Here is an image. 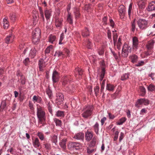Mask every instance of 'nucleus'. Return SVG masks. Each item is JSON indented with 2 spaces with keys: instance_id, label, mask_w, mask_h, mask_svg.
Returning a JSON list of instances; mask_svg holds the SVG:
<instances>
[{
  "instance_id": "a878e982",
  "label": "nucleus",
  "mask_w": 155,
  "mask_h": 155,
  "mask_svg": "<svg viewBox=\"0 0 155 155\" xmlns=\"http://www.w3.org/2000/svg\"><path fill=\"white\" fill-rule=\"evenodd\" d=\"M115 87V86L114 85L110 84H107L106 89L109 91H113Z\"/></svg>"
},
{
  "instance_id": "ea45409f",
  "label": "nucleus",
  "mask_w": 155,
  "mask_h": 155,
  "mask_svg": "<svg viewBox=\"0 0 155 155\" xmlns=\"http://www.w3.org/2000/svg\"><path fill=\"white\" fill-rule=\"evenodd\" d=\"M86 43V47L87 48L89 49H91L93 46V45L91 43V40L88 39Z\"/></svg>"
},
{
  "instance_id": "9d476101",
  "label": "nucleus",
  "mask_w": 155,
  "mask_h": 155,
  "mask_svg": "<svg viewBox=\"0 0 155 155\" xmlns=\"http://www.w3.org/2000/svg\"><path fill=\"white\" fill-rule=\"evenodd\" d=\"M62 85L65 86L66 85L70 84L71 81V78L70 76H66L62 78Z\"/></svg>"
},
{
  "instance_id": "5701e85b",
  "label": "nucleus",
  "mask_w": 155,
  "mask_h": 155,
  "mask_svg": "<svg viewBox=\"0 0 155 155\" xmlns=\"http://www.w3.org/2000/svg\"><path fill=\"white\" fill-rule=\"evenodd\" d=\"M89 31L87 28H86L82 30V35L83 37H87L89 36Z\"/></svg>"
},
{
  "instance_id": "6e6552de",
  "label": "nucleus",
  "mask_w": 155,
  "mask_h": 155,
  "mask_svg": "<svg viewBox=\"0 0 155 155\" xmlns=\"http://www.w3.org/2000/svg\"><path fill=\"white\" fill-rule=\"evenodd\" d=\"M56 103L57 105H60L62 104L64 100V95L61 93H59L56 94Z\"/></svg>"
},
{
  "instance_id": "ddd939ff",
  "label": "nucleus",
  "mask_w": 155,
  "mask_h": 155,
  "mask_svg": "<svg viewBox=\"0 0 155 155\" xmlns=\"http://www.w3.org/2000/svg\"><path fill=\"white\" fill-rule=\"evenodd\" d=\"M93 132L87 130L85 133V137L86 140L89 141L93 138Z\"/></svg>"
},
{
  "instance_id": "7ed1b4c3",
  "label": "nucleus",
  "mask_w": 155,
  "mask_h": 155,
  "mask_svg": "<svg viewBox=\"0 0 155 155\" xmlns=\"http://www.w3.org/2000/svg\"><path fill=\"white\" fill-rule=\"evenodd\" d=\"M93 110L92 106L88 105L85 107L83 109V112L82 114V117L85 118H87L91 115Z\"/></svg>"
},
{
  "instance_id": "603ef678",
  "label": "nucleus",
  "mask_w": 155,
  "mask_h": 155,
  "mask_svg": "<svg viewBox=\"0 0 155 155\" xmlns=\"http://www.w3.org/2000/svg\"><path fill=\"white\" fill-rule=\"evenodd\" d=\"M39 12L41 15V18L43 21L45 20V18L44 17V13L43 11L41 8H39Z\"/></svg>"
},
{
  "instance_id": "2f4dec72",
  "label": "nucleus",
  "mask_w": 155,
  "mask_h": 155,
  "mask_svg": "<svg viewBox=\"0 0 155 155\" xmlns=\"http://www.w3.org/2000/svg\"><path fill=\"white\" fill-rule=\"evenodd\" d=\"M18 15L14 13H12L10 14V18L13 21L16 20L17 18Z\"/></svg>"
},
{
  "instance_id": "f8f14e48",
  "label": "nucleus",
  "mask_w": 155,
  "mask_h": 155,
  "mask_svg": "<svg viewBox=\"0 0 155 155\" xmlns=\"http://www.w3.org/2000/svg\"><path fill=\"white\" fill-rule=\"evenodd\" d=\"M63 19L60 17H56L55 18V25L57 27L61 28L62 25Z\"/></svg>"
},
{
  "instance_id": "c85d7f7f",
  "label": "nucleus",
  "mask_w": 155,
  "mask_h": 155,
  "mask_svg": "<svg viewBox=\"0 0 155 155\" xmlns=\"http://www.w3.org/2000/svg\"><path fill=\"white\" fill-rule=\"evenodd\" d=\"M143 98L138 99L135 103V106L137 108L139 107L140 105L143 104Z\"/></svg>"
},
{
  "instance_id": "5fc2aeb1",
  "label": "nucleus",
  "mask_w": 155,
  "mask_h": 155,
  "mask_svg": "<svg viewBox=\"0 0 155 155\" xmlns=\"http://www.w3.org/2000/svg\"><path fill=\"white\" fill-rule=\"evenodd\" d=\"M52 142L56 145V143L57 142V137L55 135H53L52 138Z\"/></svg>"
},
{
  "instance_id": "864d4df0",
  "label": "nucleus",
  "mask_w": 155,
  "mask_h": 155,
  "mask_svg": "<svg viewBox=\"0 0 155 155\" xmlns=\"http://www.w3.org/2000/svg\"><path fill=\"white\" fill-rule=\"evenodd\" d=\"M37 136L38 137L39 139L41 140H43L44 139V134L41 132H38L37 133Z\"/></svg>"
},
{
  "instance_id": "f257e3e1",
  "label": "nucleus",
  "mask_w": 155,
  "mask_h": 155,
  "mask_svg": "<svg viewBox=\"0 0 155 155\" xmlns=\"http://www.w3.org/2000/svg\"><path fill=\"white\" fill-rule=\"evenodd\" d=\"M37 115L38 119V123L42 124L45 120V112L39 105L37 106Z\"/></svg>"
},
{
  "instance_id": "e433bc0d",
  "label": "nucleus",
  "mask_w": 155,
  "mask_h": 155,
  "mask_svg": "<svg viewBox=\"0 0 155 155\" xmlns=\"http://www.w3.org/2000/svg\"><path fill=\"white\" fill-rule=\"evenodd\" d=\"M66 139H63L61 141L60 143V145L61 148L64 149L66 148Z\"/></svg>"
},
{
  "instance_id": "4be33fe9",
  "label": "nucleus",
  "mask_w": 155,
  "mask_h": 155,
  "mask_svg": "<svg viewBox=\"0 0 155 155\" xmlns=\"http://www.w3.org/2000/svg\"><path fill=\"white\" fill-rule=\"evenodd\" d=\"M155 41L153 40L149 41L147 45V48L148 50L152 49L153 48Z\"/></svg>"
},
{
  "instance_id": "72a5a7b5",
  "label": "nucleus",
  "mask_w": 155,
  "mask_h": 155,
  "mask_svg": "<svg viewBox=\"0 0 155 155\" xmlns=\"http://www.w3.org/2000/svg\"><path fill=\"white\" fill-rule=\"evenodd\" d=\"M148 91L153 92L155 91V85L151 84L147 87Z\"/></svg>"
},
{
  "instance_id": "f03ea898",
  "label": "nucleus",
  "mask_w": 155,
  "mask_h": 155,
  "mask_svg": "<svg viewBox=\"0 0 155 155\" xmlns=\"http://www.w3.org/2000/svg\"><path fill=\"white\" fill-rule=\"evenodd\" d=\"M32 42L35 44L38 43L41 35V31L38 28H36L32 32Z\"/></svg>"
},
{
  "instance_id": "49530a36",
  "label": "nucleus",
  "mask_w": 155,
  "mask_h": 155,
  "mask_svg": "<svg viewBox=\"0 0 155 155\" xmlns=\"http://www.w3.org/2000/svg\"><path fill=\"white\" fill-rule=\"evenodd\" d=\"M129 77V74H123L121 77L122 81H125L127 80Z\"/></svg>"
},
{
  "instance_id": "4c0bfd02",
  "label": "nucleus",
  "mask_w": 155,
  "mask_h": 155,
  "mask_svg": "<svg viewBox=\"0 0 155 155\" xmlns=\"http://www.w3.org/2000/svg\"><path fill=\"white\" fill-rule=\"evenodd\" d=\"M102 68L100 76L101 77L104 78L105 74V68H104V66L105 64L103 61H102Z\"/></svg>"
},
{
  "instance_id": "f704fd0d",
  "label": "nucleus",
  "mask_w": 155,
  "mask_h": 155,
  "mask_svg": "<svg viewBox=\"0 0 155 155\" xmlns=\"http://www.w3.org/2000/svg\"><path fill=\"white\" fill-rule=\"evenodd\" d=\"M75 71L76 73L78 74L79 78L81 77L83 72V71L82 69L81 68H76Z\"/></svg>"
},
{
  "instance_id": "1a4fd4ad",
  "label": "nucleus",
  "mask_w": 155,
  "mask_h": 155,
  "mask_svg": "<svg viewBox=\"0 0 155 155\" xmlns=\"http://www.w3.org/2000/svg\"><path fill=\"white\" fill-rule=\"evenodd\" d=\"M60 74L56 70H54L52 73V80L53 83L57 82L59 80Z\"/></svg>"
},
{
  "instance_id": "338daca9",
  "label": "nucleus",
  "mask_w": 155,
  "mask_h": 155,
  "mask_svg": "<svg viewBox=\"0 0 155 155\" xmlns=\"http://www.w3.org/2000/svg\"><path fill=\"white\" fill-rule=\"evenodd\" d=\"M107 37L109 39H111V32L110 30H108L107 32Z\"/></svg>"
},
{
  "instance_id": "c03bdc74",
  "label": "nucleus",
  "mask_w": 155,
  "mask_h": 155,
  "mask_svg": "<svg viewBox=\"0 0 155 155\" xmlns=\"http://www.w3.org/2000/svg\"><path fill=\"white\" fill-rule=\"evenodd\" d=\"M54 122L55 123L56 125L59 127H61V120L57 118L54 119Z\"/></svg>"
},
{
  "instance_id": "bf43d9fd",
  "label": "nucleus",
  "mask_w": 155,
  "mask_h": 155,
  "mask_svg": "<svg viewBox=\"0 0 155 155\" xmlns=\"http://www.w3.org/2000/svg\"><path fill=\"white\" fill-rule=\"evenodd\" d=\"M92 139V140L90 142V145L91 146H94L96 143V138L95 137Z\"/></svg>"
},
{
  "instance_id": "423d86ee",
  "label": "nucleus",
  "mask_w": 155,
  "mask_h": 155,
  "mask_svg": "<svg viewBox=\"0 0 155 155\" xmlns=\"http://www.w3.org/2000/svg\"><path fill=\"white\" fill-rule=\"evenodd\" d=\"M131 52V48L127 45L124 46L122 48L121 55L124 58L127 57L129 53Z\"/></svg>"
},
{
  "instance_id": "a19ab883",
  "label": "nucleus",
  "mask_w": 155,
  "mask_h": 155,
  "mask_svg": "<svg viewBox=\"0 0 155 155\" xmlns=\"http://www.w3.org/2000/svg\"><path fill=\"white\" fill-rule=\"evenodd\" d=\"M136 29V23L135 19L131 23V30L132 32H134Z\"/></svg>"
},
{
  "instance_id": "4468645a",
  "label": "nucleus",
  "mask_w": 155,
  "mask_h": 155,
  "mask_svg": "<svg viewBox=\"0 0 155 155\" xmlns=\"http://www.w3.org/2000/svg\"><path fill=\"white\" fill-rule=\"evenodd\" d=\"M84 134L83 132H79L76 134L73 138L77 140H84Z\"/></svg>"
},
{
  "instance_id": "3c124183",
  "label": "nucleus",
  "mask_w": 155,
  "mask_h": 155,
  "mask_svg": "<svg viewBox=\"0 0 155 155\" xmlns=\"http://www.w3.org/2000/svg\"><path fill=\"white\" fill-rule=\"evenodd\" d=\"M6 107V102L5 101H2L0 106V108L2 109V110H4Z\"/></svg>"
},
{
  "instance_id": "58836bf2",
  "label": "nucleus",
  "mask_w": 155,
  "mask_h": 155,
  "mask_svg": "<svg viewBox=\"0 0 155 155\" xmlns=\"http://www.w3.org/2000/svg\"><path fill=\"white\" fill-rule=\"evenodd\" d=\"M53 48V46L52 45H50L45 50V53L46 54H48L50 53L51 51L52 50Z\"/></svg>"
},
{
  "instance_id": "bb28decb",
  "label": "nucleus",
  "mask_w": 155,
  "mask_h": 155,
  "mask_svg": "<svg viewBox=\"0 0 155 155\" xmlns=\"http://www.w3.org/2000/svg\"><path fill=\"white\" fill-rule=\"evenodd\" d=\"M48 40L52 44H53L55 42L56 37L55 36L50 35L48 37Z\"/></svg>"
},
{
  "instance_id": "f3484780",
  "label": "nucleus",
  "mask_w": 155,
  "mask_h": 155,
  "mask_svg": "<svg viewBox=\"0 0 155 155\" xmlns=\"http://www.w3.org/2000/svg\"><path fill=\"white\" fill-rule=\"evenodd\" d=\"M133 46L134 49H137L138 47V40L137 38L134 37L133 38Z\"/></svg>"
},
{
  "instance_id": "0e129e2a",
  "label": "nucleus",
  "mask_w": 155,
  "mask_h": 155,
  "mask_svg": "<svg viewBox=\"0 0 155 155\" xmlns=\"http://www.w3.org/2000/svg\"><path fill=\"white\" fill-rule=\"evenodd\" d=\"M143 104L145 105H147L149 104V101L147 99L143 98Z\"/></svg>"
},
{
  "instance_id": "c9c22d12",
  "label": "nucleus",
  "mask_w": 155,
  "mask_h": 155,
  "mask_svg": "<svg viewBox=\"0 0 155 155\" xmlns=\"http://www.w3.org/2000/svg\"><path fill=\"white\" fill-rule=\"evenodd\" d=\"M67 20L70 24H73L72 18L71 16V13L68 12V15L67 18Z\"/></svg>"
},
{
  "instance_id": "cd10ccee",
  "label": "nucleus",
  "mask_w": 155,
  "mask_h": 155,
  "mask_svg": "<svg viewBox=\"0 0 155 155\" xmlns=\"http://www.w3.org/2000/svg\"><path fill=\"white\" fill-rule=\"evenodd\" d=\"M37 47H35L31 49L30 51V54L33 58L36 54Z\"/></svg>"
},
{
  "instance_id": "e2e57ef3",
  "label": "nucleus",
  "mask_w": 155,
  "mask_h": 155,
  "mask_svg": "<svg viewBox=\"0 0 155 155\" xmlns=\"http://www.w3.org/2000/svg\"><path fill=\"white\" fill-rule=\"evenodd\" d=\"M29 62V59L28 58H26L24 61H23V62L24 64L25 65H27L28 63Z\"/></svg>"
},
{
  "instance_id": "aec40b11",
  "label": "nucleus",
  "mask_w": 155,
  "mask_h": 155,
  "mask_svg": "<svg viewBox=\"0 0 155 155\" xmlns=\"http://www.w3.org/2000/svg\"><path fill=\"white\" fill-rule=\"evenodd\" d=\"M44 12L45 17L48 21L51 16V10L46 9Z\"/></svg>"
},
{
  "instance_id": "4d7b16f0",
  "label": "nucleus",
  "mask_w": 155,
  "mask_h": 155,
  "mask_svg": "<svg viewBox=\"0 0 155 155\" xmlns=\"http://www.w3.org/2000/svg\"><path fill=\"white\" fill-rule=\"evenodd\" d=\"M64 38V35L63 33H62L60 36V38L59 41V44L61 45L62 44V41Z\"/></svg>"
},
{
  "instance_id": "6e6d98bb",
  "label": "nucleus",
  "mask_w": 155,
  "mask_h": 155,
  "mask_svg": "<svg viewBox=\"0 0 155 155\" xmlns=\"http://www.w3.org/2000/svg\"><path fill=\"white\" fill-rule=\"evenodd\" d=\"M121 41V38H119L118 40L117 43V48L119 50L120 49V46L122 44Z\"/></svg>"
},
{
  "instance_id": "412c9836",
  "label": "nucleus",
  "mask_w": 155,
  "mask_h": 155,
  "mask_svg": "<svg viewBox=\"0 0 155 155\" xmlns=\"http://www.w3.org/2000/svg\"><path fill=\"white\" fill-rule=\"evenodd\" d=\"M129 58L131 60V61L133 63L137 62L138 60V56L135 54H133L129 56Z\"/></svg>"
},
{
  "instance_id": "a211bd4d",
  "label": "nucleus",
  "mask_w": 155,
  "mask_h": 155,
  "mask_svg": "<svg viewBox=\"0 0 155 155\" xmlns=\"http://www.w3.org/2000/svg\"><path fill=\"white\" fill-rule=\"evenodd\" d=\"M14 36L12 35L7 36L5 38V43L8 44L12 43L14 40Z\"/></svg>"
},
{
  "instance_id": "20e7f679",
  "label": "nucleus",
  "mask_w": 155,
  "mask_h": 155,
  "mask_svg": "<svg viewBox=\"0 0 155 155\" xmlns=\"http://www.w3.org/2000/svg\"><path fill=\"white\" fill-rule=\"evenodd\" d=\"M68 147L70 150H78L82 148V145L77 142H71L69 143Z\"/></svg>"
},
{
  "instance_id": "680f3d73",
  "label": "nucleus",
  "mask_w": 155,
  "mask_h": 155,
  "mask_svg": "<svg viewBox=\"0 0 155 155\" xmlns=\"http://www.w3.org/2000/svg\"><path fill=\"white\" fill-rule=\"evenodd\" d=\"M132 9V5L131 4H130L129 7V9L128 11V15L130 16V14L131 13V10Z\"/></svg>"
},
{
  "instance_id": "b1692460",
  "label": "nucleus",
  "mask_w": 155,
  "mask_h": 155,
  "mask_svg": "<svg viewBox=\"0 0 155 155\" xmlns=\"http://www.w3.org/2000/svg\"><path fill=\"white\" fill-rule=\"evenodd\" d=\"M3 27L5 29H7L9 26V22L7 20V19L5 18L3 19Z\"/></svg>"
},
{
  "instance_id": "69168bd1",
  "label": "nucleus",
  "mask_w": 155,
  "mask_h": 155,
  "mask_svg": "<svg viewBox=\"0 0 155 155\" xmlns=\"http://www.w3.org/2000/svg\"><path fill=\"white\" fill-rule=\"evenodd\" d=\"M108 115L110 119H113L115 117L114 115L110 113H108Z\"/></svg>"
},
{
  "instance_id": "9b49d317",
  "label": "nucleus",
  "mask_w": 155,
  "mask_h": 155,
  "mask_svg": "<svg viewBox=\"0 0 155 155\" xmlns=\"http://www.w3.org/2000/svg\"><path fill=\"white\" fill-rule=\"evenodd\" d=\"M118 12L121 18H124L125 15V7L123 5H120L118 8Z\"/></svg>"
},
{
  "instance_id": "37998d69",
  "label": "nucleus",
  "mask_w": 155,
  "mask_h": 155,
  "mask_svg": "<svg viewBox=\"0 0 155 155\" xmlns=\"http://www.w3.org/2000/svg\"><path fill=\"white\" fill-rule=\"evenodd\" d=\"M145 63V61H139L137 64H135V66L136 67H139L144 65Z\"/></svg>"
},
{
  "instance_id": "39448f33",
  "label": "nucleus",
  "mask_w": 155,
  "mask_h": 155,
  "mask_svg": "<svg viewBox=\"0 0 155 155\" xmlns=\"http://www.w3.org/2000/svg\"><path fill=\"white\" fill-rule=\"evenodd\" d=\"M137 24L140 28L141 29H145L148 27V23L145 20L140 19L137 21Z\"/></svg>"
},
{
  "instance_id": "0eeeda50",
  "label": "nucleus",
  "mask_w": 155,
  "mask_h": 155,
  "mask_svg": "<svg viewBox=\"0 0 155 155\" xmlns=\"http://www.w3.org/2000/svg\"><path fill=\"white\" fill-rule=\"evenodd\" d=\"M69 51L67 49H64L63 51H57L55 52L54 55L57 56L58 57H62V58L64 57L66 55L65 54H66V56H67L69 55L68 54L69 53Z\"/></svg>"
},
{
  "instance_id": "7c9ffc66",
  "label": "nucleus",
  "mask_w": 155,
  "mask_h": 155,
  "mask_svg": "<svg viewBox=\"0 0 155 155\" xmlns=\"http://www.w3.org/2000/svg\"><path fill=\"white\" fill-rule=\"evenodd\" d=\"M99 126V124L97 122L93 126L94 130L97 134H98Z\"/></svg>"
},
{
  "instance_id": "6ab92c4d",
  "label": "nucleus",
  "mask_w": 155,
  "mask_h": 155,
  "mask_svg": "<svg viewBox=\"0 0 155 155\" xmlns=\"http://www.w3.org/2000/svg\"><path fill=\"white\" fill-rule=\"evenodd\" d=\"M38 65L39 71H42L45 66V63L43 60L40 59L38 62Z\"/></svg>"
},
{
  "instance_id": "052dcab7",
  "label": "nucleus",
  "mask_w": 155,
  "mask_h": 155,
  "mask_svg": "<svg viewBox=\"0 0 155 155\" xmlns=\"http://www.w3.org/2000/svg\"><path fill=\"white\" fill-rule=\"evenodd\" d=\"M117 34L115 33H113V41L114 43H115L117 41Z\"/></svg>"
},
{
  "instance_id": "13d9d810",
  "label": "nucleus",
  "mask_w": 155,
  "mask_h": 155,
  "mask_svg": "<svg viewBox=\"0 0 155 155\" xmlns=\"http://www.w3.org/2000/svg\"><path fill=\"white\" fill-rule=\"evenodd\" d=\"M46 92L49 97L50 98H51L52 96L51 91L49 89H48L46 90Z\"/></svg>"
},
{
  "instance_id": "393cba45",
  "label": "nucleus",
  "mask_w": 155,
  "mask_h": 155,
  "mask_svg": "<svg viewBox=\"0 0 155 155\" xmlns=\"http://www.w3.org/2000/svg\"><path fill=\"white\" fill-rule=\"evenodd\" d=\"M42 100V99L41 97L36 95H34L32 98V101L34 103L37 102L38 103H41Z\"/></svg>"
},
{
  "instance_id": "dca6fc26",
  "label": "nucleus",
  "mask_w": 155,
  "mask_h": 155,
  "mask_svg": "<svg viewBox=\"0 0 155 155\" xmlns=\"http://www.w3.org/2000/svg\"><path fill=\"white\" fill-rule=\"evenodd\" d=\"M147 10L148 11L155 10V1H152L149 3Z\"/></svg>"
},
{
  "instance_id": "a18cd8bd",
  "label": "nucleus",
  "mask_w": 155,
  "mask_h": 155,
  "mask_svg": "<svg viewBox=\"0 0 155 155\" xmlns=\"http://www.w3.org/2000/svg\"><path fill=\"white\" fill-rule=\"evenodd\" d=\"M140 91L141 92V95L142 96H144L146 93V91L145 88L143 86H141L140 87Z\"/></svg>"
},
{
  "instance_id": "de8ad7c7",
  "label": "nucleus",
  "mask_w": 155,
  "mask_h": 155,
  "mask_svg": "<svg viewBox=\"0 0 155 155\" xmlns=\"http://www.w3.org/2000/svg\"><path fill=\"white\" fill-rule=\"evenodd\" d=\"M19 81L22 84H24L25 82V76L22 75H20V78L19 79Z\"/></svg>"
},
{
  "instance_id": "2eb2a0df",
  "label": "nucleus",
  "mask_w": 155,
  "mask_h": 155,
  "mask_svg": "<svg viewBox=\"0 0 155 155\" xmlns=\"http://www.w3.org/2000/svg\"><path fill=\"white\" fill-rule=\"evenodd\" d=\"M32 143L34 146L36 148H39L41 146V143L38 138H35L32 139Z\"/></svg>"
},
{
  "instance_id": "c756f323",
  "label": "nucleus",
  "mask_w": 155,
  "mask_h": 155,
  "mask_svg": "<svg viewBox=\"0 0 155 155\" xmlns=\"http://www.w3.org/2000/svg\"><path fill=\"white\" fill-rule=\"evenodd\" d=\"M74 12L75 18L76 19L78 18L81 15L79 9L78 8H75L74 9Z\"/></svg>"
},
{
  "instance_id": "774afa93",
  "label": "nucleus",
  "mask_w": 155,
  "mask_h": 155,
  "mask_svg": "<svg viewBox=\"0 0 155 155\" xmlns=\"http://www.w3.org/2000/svg\"><path fill=\"white\" fill-rule=\"evenodd\" d=\"M110 25L112 28H114V23L112 19H110Z\"/></svg>"
},
{
  "instance_id": "79ce46f5",
  "label": "nucleus",
  "mask_w": 155,
  "mask_h": 155,
  "mask_svg": "<svg viewBox=\"0 0 155 155\" xmlns=\"http://www.w3.org/2000/svg\"><path fill=\"white\" fill-rule=\"evenodd\" d=\"M126 119L125 117L121 118L119 121L117 122V125H120L123 124L126 120Z\"/></svg>"
},
{
  "instance_id": "8fccbe9b",
  "label": "nucleus",
  "mask_w": 155,
  "mask_h": 155,
  "mask_svg": "<svg viewBox=\"0 0 155 155\" xmlns=\"http://www.w3.org/2000/svg\"><path fill=\"white\" fill-rule=\"evenodd\" d=\"M94 89L95 95L96 96H97L98 95L99 92V86L96 85Z\"/></svg>"
},
{
  "instance_id": "473e14b6",
  "label": "nucleus",
  "mask_w": 155,
  "mask_h": 155,
  "mask_svg": "<svg viewBox=\"0 0 155 155\" xmlns=\"http://www.w3.org/2000/svg\"><path fill=\"white\" fill-rule=\"evenodd\" d=\"M66 89L67 91L71 93H72L74 90L72 85L70 84H68V86H67Z\"/></svg>"
},
{
  "instance_id": "09e8293b",
  "label": "nucleus",
  "mask_w": 155,
  "mask_h": 155,
  "mask_svg": "<svg viewBox=\"0 0 155 155\" xmlns=\"http://www.w3.org/2000/svg\"><path fill=\"white\" fill-rule=\"evenodd\" d=\"M56 115L58 117H63L64 116V112L58 110L56 112Z\"/></svg>"
}]
</instances>
